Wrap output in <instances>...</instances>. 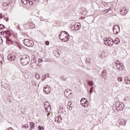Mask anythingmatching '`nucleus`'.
Masks as SVG:
<instances>
[{"mask_svg": "<svg viewBox=\"0 0 130 130\" xmlns=\"http://www.w3.org/2000/svg\"><path fill=\"white\" fill-rule=\"evenodd\" d=\"M35 2H39V0H34Z\"/></svg>", "mask_w": 130, "mask_h": 130, "instance_id": "obj_40", "label": "nucleus"}, {"mask_svg": "<svg viewBox=\"0 0 130 130\" xmlns=\"http://www.w3.org/2000/svg\"><path fill=\"white\" fill-rule=\"evenodd\" d=\"M20 61L22 66H27L30 62V59L27 56H24L22 57Z\"/></svg>", "mask_w": 130, "mask_h": 130, "instance_id": "obj_3", "label": "nucleus"}, {"mask_svg": "<svg viewBox=\"0 0 130 130\" xmlns=\"http://www.w3.org/2000/svg\"><path fill=\"white\" fill-rule=\"evenodd\" d=\"M115 63H116V66H118V64H121V63H120V62L119 61H118V60H116V61H115Z\"/></svg>", "mask_w": 130, "mask_h": 130, "instance_id": "obj_26", "label": "nucleus"}, {"mask_svg": "<svg viewBox=\"0 0 130 130\" xmlns=\"http://www.w3.org/2000/svg\"><path fill=\"white\" fill-rule=\"evenodd\" d=\"M106 42L109 46H111V45H113V44H114L113 40L110 38L107 39Z\"/></svg>", "mask_w": 130, "mask_h": 130, "instance_id": "obj_11", "label": "nucleus"}, {"mask_svg": "<svg viewBox=\"0 0 130 130\" xmlns=\"http://www.w3.org/2000/svg\"><path fill=\"white\" fill-rule=\"evenodd\" d=\"M89 92H90V94H92V92H93V87L90 88Z\"/></svg>", "mask_w": 130, "mask_h": 130, "instance_id": "obj_35", "label": "nucleus"}, {"mask_svg": "<svg viewBox=\"0 0 130 130\" xmlns=\"http://www.w3.org/2000/svg\"><path fill=\"white\" fill-rule=\"evenodd\" d=\"M23 43L26 46L28 47H32L34 45V42L32 40H29V39H25L23 41Z\"/></svg>", "mask_w": 130, "mask_h": 130, "instance_id": "obj_4", "label": "nucleus"}, {"mask_svg": "<svg viewBox=\"0 0 130 130\" xmlns=\"http://www.w3.org/2000/svg\"><path fill=\"white\" fill-rule=\"evenodd\" d=\"M116 106L118 111H121L124 108V105L122 103L117 102Z\"/></svg>", "mask_w": 130, "mask_h": 130, "instance_id": "obj_5", "label": "nucleus"}, {"mask_svg": "<svg viewBox=\"0 0 130 130\" xmlns=\"http://www.w3.org/2000/svg\"><path fill=\"white\" fill-rule=\"evenodd\" d=\"M21 3L23 4V5H27V4H29L30 6H32L33 5V2L32 0H21Z\"/></svg>", "mask_w": 130, "mask_h": 130, "instance_id": "obj_10", "label": "nucleus"}, {"mask_svg": "<svg viewBox=\"0 0 130 130\" xmlns=\"http://www.w3.org/2000/svg\"><path fill=\"white\" fill-rule=\"evenodd\" d=\"M29 128L30 130H33L35 128V123L33 122H30L29 123Z\"/></svg>", "mask_w": 130, "mask_h": 130, "instance_id": "obj_19", "label": "nucleus"}, {"mask_svg": "<svg viewBox=\"0 0 130 130\" xmlns=\"http://www.w3.org/2000/svg\"><path fill=\"white\" fill-rule=\"evenodd\" d=\"M4 61V55L0 54V63H3Z\"/></svg>", "mask_w": 130, "mask_h": 130, "instance_id": "obj_22", "label": "nucleus"}, {"mask_svg": "<svg viewBox=\"0 0 130 130\" xmlns=\"http://www.w3.org/2000/svg\"><path fill=\"white\" fill-rule=\"evenodd\" d=\"M25 27L26 29H33V28H35V24L34 23L32 22H27L25 25Z\"/></svg>", "mask_w": 130, "mask_h": 130, "instance_id": "obj_7", "label": "nucleus"}, {"mask_svg": "<svg viewBox=\"0 0 130 130\" xmlns=\"http://www.w3.org/2000/svg\"><path fill=\"white\" fill-rule=\"evenodd\" d=\"M120 42V40L118 38H116L115 40L114 41V43L115 44H119Z\"/></svg>", "mask_w": 130, "mask_h": 130, "instance_id": "obj_21", "label": "nucleus"}, {"mask_svg": "<svg viewBox=\"0 0 130 130\" xmlns=\"http://www.w3.org/2000/svg\"><path fill=\"white\" fill-rule=\"evenodd\" d=\"M74 28L75 30H80L81 29V23H77L74 25Z\"/></svg>", "mask_w": 130, "mask_h": 130, "instance_id": "obj_18", "label": "nucleus"}, {"mask_svg": "<svg viewBox=\"0 0 130 130\" xmlns=\"http://www.w3.org/2000/svg\"><path fill=\"white\" fill-rule=\"evenodd\" d=\"M127 13V10L125 8H122L120 11V14L122 15L123 16H125L126 13Z\"/></svg>", "mask_w": 130, "mask_h": 130, "instance_id": "obj_13", "label": "nucleus"}, {"mask_svg": "<svg viewBox=\"0 0 130 130\" xmlns=\"http://www.w3.org/2000/svg\"><path fill=\"white\" fill-rule=\"evenodd\" d=\"M23 128H29V125L25 124L23 126Z\"/></svg>", "mask_w": 130, "mask_h": 130, "instance_id": "obj_24", "label": "nucleus"}, {"mask_svg": "<svg viewBox=\"0 0 130 130\" xmlns=\"http://www.w3.org/2000/svg\"><path fill=\"white\" fill-rule=\"evenodd\" d=\"M128 82H126V84H129L130 83V80L127 81Z\"/></svg>", "mask_w": 130, "mask_h": 130, "instance_id": "obj_37", "label": "nucleus"}, {"mask_svg": "<svg viewBox=\"0 0 130 130\" xmlns=\"http://www.w3.org/2000/svg\"><path fill=\"white\" fill-rule=\"evenodd\" d=\"M44 107L47 112H49V111H50V106L49 105V103L47 102L45 103L44 104Z\"/></svg>", "mask_w": 130, "mask_h": 130, "instance_id": "obj_12", "label": "nucleus"}, {"mask_svg": "<svg viewBox=\"0 0 130 130\" xmlns=\"http://www.w3.org/2000/svg\"><path fill=\"white\" fill-rule=\"evenodd\" d=\"M119 125H125L126 124V122L123 119H121L118 121Z\"/></svg>", "mask_w": 130, "mask_h": 130, "instance_id": "obj_14", "label": "nucleus"}, {"mask_svg": "<svg viewBox=\"0 0 130 130\" xmlns=\"http://www.w3.org/2000/svg\"><path fill=\"white\" fill-rule=\"evenodd\" d=\"M43 62V60H42V58H39V59H38V62L41 63V62Z\"/></svg>", "mask_w": 130, "mask_h": 130, "instance_id": "obj_33", "label": "nucleus"}, {"mask_svg": "<svg viewBox=\"0 0 130 130\" xmlns=\"http://www.w3.org/2000/svg\"><path fill=\"white\" fill-rule=\"evenodd\" d=\"M3 29H5V26L3 24H0V30H3Z\"/></svg>", "mask_w": 130, "mask_h": 130, "instance_id": "obj_28", "label": "nucleus"}, {"mask_svg": "<svg viewBox=\"0 0 130 130\" xmlns=\"http://www.w3.org/2000/svg\"><path fill=\"white\" fill-rule=\"evenodd\" d=\"M6 21H9V18H6Z\"/></svg>", "mask_w": 130, "mask_h": 130, "instance_id": "obj_38", "label": "nucleus"}, {"mask_svg": "<svg viewBox=\"0 0 130 130\" xmlns=\"http://www.w3.org/2000/svg\"><path fill=\"white\" fill-rule=\"evenodd\" d=\"M3 29L0 30V35H6V43L10 45V44H14L16 45L17 44V35L11 33V31L8 30L7 31H4Z\"/></svg>", "mask_w": 130, "mask_h": 130, "instance_id": "obj_1", "label": "nucleus"}, {"mask_svg": "<svg viewBox=\"0 0 130 130\" xmlns=\"http://www.w3.org/2000/svg\"><path fill=\"white\" fill-rule=\"evenodd\" d=\"M49 115H50V116H49ZM51 115H52V114H51V113H48V114H47L48 117H50V116H51Z\"/></svg>", "mask_w": 130, "mask_h": 130, "instance_id": "obj_34", "label": "nucleus"}, {"mask_svg": "<svg viewBox=\"0 0 130 130\" xmlns=\"http://www.w3.org/2000/svg\"><path fill=\"white\" fill-rule=\"evenodd\" d=\"M55 121H56L58 123H60V122H61V121H62V119H61V117H60V115L55 117Z\"/></svg>", "mask_w": 130, "mask_h": 130, "instance_id": "obj_15", "label": "nucleus"}, {"mask_svg": "<svg viewBox=\"0 0 130 130\" xmlns=\"http://www.w3.org/2000/svg\"><path fill=\"white\" fill-rule=\"evenodd\" d=\"M118 81L119 82H121L122 81V78L120 77H118Z\"/></svg>", "mask_w": 130, "mask_h": 130, "instance_id": "obj_29", "label": "nucleus"}, {"mask_svg": "<svg viewBox=\"0 0 130 130\" xmlns=\"http://www.w3.org/2000/svg\"><path fill=\"white\" fill-rule=\"evenodd\" d=\"M88 84L90 86H93V82L92 81H88Z\"/></svg>", "mask_w": 130, "mask_h": 130, "instance_id": "obj_30", "label": "nucleus"}, {"mask_svg": "<svg viewBox=\"0 0 130 130\" xmlns=\"http://www.w3.org/2000/svg\"><path fill=\"white\" fill-rule=\"evenodd\" d=\"M51 91V88L49 85H46L44 87V92L45 94H49Z\"/></svg>", "mask_w": 130, "mask_h": 130, "instance_id": "obj_8", "label": "nucleus"}, {"mask_svg": "<svg viewBox=\"0 0 130 130\" xmlns=\"http://www.w3.org/2000/svg\"><path fill=\"white\" fill-rule=\"evenodd\" d=\"M3 18H5V15L1 13L0 14V19H3Z\"/></svg>", "mask_w": 130, "mask_h": 130, "instance_id": "obj_31", "label": "nucleus"}, {"mask_svg": "<svg viewBox=\"0 0 130 130\" xmlns=\"http://www.w3.org/2000/svg\"><path fill=\"white\" fill-rule=\"evenodd\" d=\"M45 44L46 45H49V41L45 42Z\"/></svg>", "mask_w": 130, "mask_h": 130, "instance_id": "obj_36", "label": "nucleus"}, {"mask_svg": "<svg viewBox=\"0 0 130 130\" xmlns=\"http://www.w3.org/2000/svg\"><path fill=\"white\" fill-rule=\"evenodd\" d=\"M35 77L36 78V79H37V80H39L40 76H39V74H36L35 75Z\"/></svg>", "mask_w": 130, "mask_h": 130, "instance_id": "obj_25", "label": "nucleus"}, {"mask_svg": "<svg viewBox=\"0 0 130 130\" xmlns=\"http://www.w3.org/2000/svg\"><path fill=\"white\" fill-rule=\"evenodd\" d=\"M38 129L39 130H43V129H44V126H38Z\"/></svg>", "mask_w": 130, "mask_h": 130, "instance_id": "obj_27", "label": "nucleus"}, {"mask_svg": "<svg viewBox=\"0 0 130 130\" xmlns=\"http://www.w3.org/2000/svg\"><path fill=\"white\" fill-rule=\"evenodd\" d=\"M113 31L114 34L119 33V26L118 25H115L113 27Z\"/></svg>", "mask_w": 130, "mask_h": 130, "instance_id": "obj_9", "label": "nucleus"}, {"mask_svg": "<svg viewBox=\"0 0 130 130\" xmlns=\"http://www.w3.org/2000/svg\"><path fill=\"white\" fill-rule=\"evenodd\" d=\"M116 68L119 71H122L124 69V67H123V64L122 63L116 65Z\"/></svg>", "mask_w": 130, "mask_h": 130, "instance_id": "obj_16", "label": "nucleus"}, {"mask_svg": "<svg viewBox=\"0 0 130 130\" xmlns=\"http://www.w3.org/2000/svg\"><path fill=\"white\" fill-rule=\"evenodd\" d=\"M3 42H4V41H3V39L2 38V37H0V45L1 44H3Z\"/></svg>", "mask_w": 130, "mask_h": 130, "instance_id": "obj_32", "label": "nucleus"}, {"mask_svg": "<svg viewBox=\"0 0 130 130\" xmlns=\"http://www.w3.org/2000/svg\"><path fill=\"white\" fill-rule=\"evenodd\" d=\"M8 59H9L10 61H13V60H15V56L10 54L8 56Z\"/></svg>", "mask_w": 130, "mask_h": 130, "instance_id": "obj_17", "label": "nucleus"}, {"mask_svg": "<svg viewBox=\"0 0 130 130\" xmlns=\"http://www.w3.org/2000/svg\"><path fill=\"white\" fill-rule=\"evenodd\" d=\"M7 130H13L12 128H9Z\"/></svg>", "mask_w": 130, "mask_h": 130, "instance_id": "obj_39", "label": "nucleus"}, {"mask_svg": "<svg viewBox=\"0 0 130 130\" xmlns=\"http://www.w3.org/2000/svg\"><path fill=\"white\" fill-rule=\"evenodd\" d=\"M64 94L66 97H69V95H70V94H71V93H69V90L67 89L65 90Z\"/></svg>", "mask_w": 130, "mask_h": 130, "instance_id": "obj_23", "label": "nucleus"}, {"mask_svg": "<svg viewBox=\"0 0 130 130\" xmlns=\"http://www.w3.org/2000/svg\"><path fill=\"white\" fill-rule=\"evenodd\" d=\"M59 38L60 40H62L64 42H67L70 40V36L67 32L61 31L59 35Z\"/></svg>", "mask_w": 130, "mask_h": 130, "instance_id": "obj_2", "label": "nucleus"}, {"mask_svg": "<svg viewBox=\"0 0 130 130\" xmlns=\"http://www.w3.org/2000/svg\"><path fill=\"white\" fill-rule=\"evenodd\" d=\"M72 102H69L68 104L67 108L70 109V110H72L73 109V107H72Z\"/></svg>", "mask_w": 130, "mask_h": 130, "instance_id": "obj_20", "label": "nucleus"}, {"mask_svg": "<svg viewBox=\"0 0 130 130\" xmlns=\"http://www.w3.org/2000/svg\"><path fill=\"white\" fill-rule=\"evenodd\" d=\"M80 102L82 106L83 107H88V106H89V102L87 99L85 98L81 99Z\"/></svg>", "mask_w": 130, "mask_h": 130, "instance_id": "obj_6", "label": "nucleus"}]
</instances>
